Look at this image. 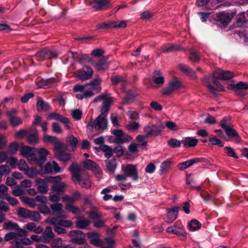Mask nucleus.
Returning a JSON list of instances; mask_svg holds the SVG:
<instances>
[{"label":"nucleus","instance_id":"1","mask_svg":"<svg viewBox=\"0 0 248 248\" xmlns=\"http://www.w3.org/2000/svg\"><path fill=\"white\" fill-rule=\"evenodd\" d=\"M69 170L72 173V180L75 183H78L82 187L89 188L91 182L87 176H81V169L78 164L73 163L69 167Z\"/></svg>","mask_w":248,"mask_h":248},{"label":"nucleus","instance_id":"2","mask_svg":"<svg viewBox=\"0 0 248 248\" xmlns=\"http://www.w3.org/2000/svg\"><path fill=\"white\" fill-rule=\"evenodd\" d=\"M48 152L44 148L37 149L32 147V163L36 164L38 167L43 164L46 160Z\"/></svg>","mask_w":248,"mask_h":248},{"label":"nucleus","instance_id":"3","mask_svg":"<svg viewBox=\"0 0 248 248\" xmlns=\"http://www.w3.org/2000/svg\"><path fill=\"white\" fill-rule=\"evenodd\" d=\"M233 15L232 13L229 14L225 12H220L214 14L213 16L216 25L221 29H224L230 24Z\"/></svg>","mask_w":248,"mask_h":248},{"label":"nucleus","instance_id":"4","mask_svg":"<svg viewBox=\"0 0 248 248\" xmlns=\"http://www.w3.org/2000/svg\"><path fill=\"white\" fill-rule=\"evenodd\" d=\"M58 54L57 53L50 49L43 48L40 51H37L32 57L34 59L40 61H43L46 59H49L57 57Z\"/></svg>","mask_w":248,"mask_h":248},{"label":"nucleus","instance_id":"5","mask_svg":"<svg viewBox=\"0 0 248 248\" xmlns=\"http://www.w3.org/2000/svg\"><path fill=\"white\" fill-rule=\"evenodd\" d=\"M101 81V79L99 78H95L93 80L90 81L89 83L85 84L84 85H80L76 84L74 86L73 91L75 92H83L85 87L88 88L89 86H93V90L98 89L97 92H99L101 90V87L98 86Z\"/></svg>","mask_w":248,"mask_h":248},{"label":"nucleus","instance_id":"6","mask_svg":"<svg viewBox=\"0 0 248 248\" xmlns=\"http://www.w3.org/2000/svg\"><path fill=\"white\" fill-rule=\"evenodd\" d=\"M90 5L95 11H105L112 7L109 0H93Z\"/></svg>","mask_w":248,"mask_h":248},{"label":"nucleus","instance_id":"7","mask_svg":"<svg viewBox=\"0 0 248 248\" xmlns=\"http://www.w3.org/2000/svg\"><path fill=\"white\" fill-rule=\"evenodd\" d=\"M112 133L115 136L114 142L117 144H121L124 143L129 142L132 140V138L124 133L121 129H114Z\"/></svg>","mask_w":248,"mask_h":248},{"label":"nucleus","instance_id":"8","mask_svg":"<svg viewBox=\"0 0 248 248\" xmlns=\"http://www.w3.org/2000/svg\"><path fill=\"white\" fill-rule=\"evenodd\" d=\"M122 169L126 176L132 177L133 181H137L139 179H141L138 175V170L135 165L127 164L125 167L123 166Z\"/></svg>","mask_w":248,"mask_h":248},{"label":"nucleus","instance_id":"9","mask_svg":"<svg viewBox=\"0 0 248 248\" xmlns=\"http://www.w3.org/2000/svg\"><path fill=\"white\" fill-rule=\"evenodd\" d=\"M93 71L89 66L84 65L77 71L76 77L81 80L90 79L93 76Z\"/></svg>","mask_w":248,"mask_h":248},{"label":"nucleus","instance_id":"10","mask_svg":"<svg viewBox=\"0 0 248 248\" xmlns=\"http://www.w3.org/2000/svg\"><path fill=\"white\" fill-rule=\"evenodd\" d=\"M69 235L71 237V241L78 245L84 244L85 233L80 230H72L69 233Z\"/></svg>","mask_w":248,"mask_h":248},{"label":"nucleus","instance_id":"11","mask_svg":"<svg viewBox=\"0 0 248 248\" xmlns=\"http://www.w3.org/2000/svg\"><path fill=\"white\" fill-rule=\"evenodd\" d=\"M53 173V167L52 163L50 162L46 163L44 167L43 165L38 167V169L37 170L33 167H32V177L37 174H40L43 176L45 174H51Z\"/></svg>","mask_w":248,"mask_h":248},{"label":"nucleus","instance_id":"12","mask_svg":"<svg viewBox=\"0 0 248 248\" xmlns=\"http://www.w3.org/2000/svg\"><path fill=\"white\" fill-rule=\"evenodd\" d=\"M183 86L181 82L177 79H174L169 82L167 87L163 89L162 94L166 95H170L175 90Z\"/></svg>","mask_w":248,"mask_h":248},{"label":"nucleus","instance_id":"13","mask_svg":"<svg viewBox=\"0 0 248 248\" xmlns=\"http://www.w3.org/2000/svg\"><path fill=\"white\" fill-rule=\"evenodd\" d=\"M144 132L146 133V137L148 138L157 137L161 135V128L160 126L155 124L148 125L144 127Z\"/></svg>","mask_w":248,"mask_h":248},{"label":"nucleus","instance_id":"14","mask_svg":"<svg viewBox=\"0 0 248 248\" xmlns=\"http://www.w3.org/2000/svg\"><path fill=\"white\" fill-rule=\"evenodd\" d=\"M234 75L232 72L228 70H224L220 69L214 71V77L218 79L229 80L232 78Z\"/></svg>","mask_w":248,"mask_h":248},{"label":"nucleus","instance_id":"15","mask_svg":"<svg viewBox=\"0 0 248 248\" xmlns=\"http://www.w3.org/2000/svg\"><path fill=\"white\" fill-rule=\"evenodd\" d=\"M87 236L90 240V244L95 247H100L103 241L100 239V234L95 232H88Z\"/></svg>","mask_w":248,"mask_h":248},{"label":"nucleus","instance_id":"16","mask_svg":"<svg viewBox=\"0 0 248 248\" xmlns=\"http://www.w3.org/2000/svg\"><path fill=\"white\" fill-rule=\"evenodd\" d=\"M180 207L178 206L173 207L170 209H167V222L168 223H171L174 221L177 217V214L179 211Z\"/></svg>","mask_w":248,"mask_h":248},{"label":"nucleus","instance_id":"17","mask_svg":"<svg viewBox=\"0 0 248 248\" xmlns=\"http://www.w3.org/2000/svg\"><path fill=\"white\" fill-rule=\"evenodd\" d=\"M108 123L106 117L99 115L95 119V129L97 130H105L107 128Z\"/></svg>","mask_w":248,"mask_h":248},{"label":"nucleus","instance_id":"18","mask_svg":"<svg viewBox=\"0 0 248 248\" xmlns=\"http://www.w3.org/2000/svg\"><path fill=\"white\" fill-rule=\"evenodd\" d=\"M36 108L38 112L47 111L51 109V106L48 102L44 101L41 97L37 96Z\"/></svg>","mask_w":248,"mask_h":248},{"label":"nucleus","instance_id":"19","mask_svg":"<svg viewBox=\"0 0 248 248\" xmlns=\"http://www.w3.org/2000/svg\"><path fill=\"white\" fill-rule=\"evenodd\" d=\"M35 186L38 190L42 194H46L48 191L47 184L45 180L37 178L35 181Z\"/></svg>","mask_w":248,"mask_h":248},{"label":"nucleus","instance_id":"20","mask_svg":"<svg viewBox=\"0 0 248 248\" xmlns=\"http://www.w3.org/2000/svg\"><path fill=\"white\" fill-rule=\"evenodd\" d=\"M178 67L180 70L184 73L187 76L197 79V77L196 75L195 71H194L189 66L186 64H179Z\"/></svg>","mask_w":248,"mask_h":248},{"label":"nucleus","instance_id":"21","mask_svg":"<svg viewBox=\"0 0 248 248\" xmlns=\"http://www.w3.org/2000/svg\"><path fill=\"white\" fill-rule=\"evenodd\" d=\"M66 187L67 185L64 182H61L60 183L57 182L53 184L51 190L58 195H61L65 192Z\"/></svg>","mask_w":248,"mask_h":248},{"label":"nucleus","instance_id":"22","mask_svg":"<svg viewBox=\"0 0 248 248\" xmlns=\"http://www.w3.org/2000/svg\"><path fill=\"white\" fill-rule=\"evenodd\" d=\"M224 131L227 136L230 138H234L235 142H239L241 140V137L236 130L233 128V126L230 127Z\"/></svg>","mask_w":248,"mask_h":248},{"label":"nucleus","instance_id":"23","mask_svg":"<svg viewBox=\"0 0 248 248\" xmlns=\"http://www.w3.org/2000/svg\"><path fill=\"white\" fill-rule=\"evenodd\" d=\"M111 103L112 101L110 99L105 100L100 107L101 114L99 115L107 117Z\"/></svg>","mask_w":248,"mask_h":248},{"label":"nucleus","instance_id":"24","mask_svg":"<svg viewBox=\"0 0 248 248\" xmlns=\"http://www.w3.org/2000/svg\"><path fill=\"white\" fill-rule=\"evenodd\" d=\"M56 79L54 78H51L46 79H42L39 83L36 82L38 87H46L48 88L51 87L56 83Z\"/></svg>","mask_w":248,"mask_h":248},{"label":"nucleus","instance_id":"25","mask_svg":"<svg viewBox=\"0 0 248 248\" xmlns=\"http://www.w3.org/2000/svg\"><path fill=\"white\" fill-rule=\"evenodd\" d=\"M198 143V140L194 138L188 137L182 140V144L184 148L194 147Z\"/></svg>","mask_w":248,"mask_h":248},{"label":"nucleus","instance_id":"26","mask_svg":"<svg viewBox=\"0 0 248 248\" xmlns=\"http://www.w3.org/2000/svg\"><path fill=\"white\" fill-rule=\"evenodd\" d=\"M83 165L85 169L90 170L95 169L97 170L99 175L101 174V169L99 166L93 161L90 159H87L83 162Z\"/></svg>","mask_w":248,"mask_h":248},{"label":"nucleus","instance_id":"27","mask_svg":"<svg viewBox=\"0 0 248 248\" xmlns=\"http://www.w3.org/2000/svg\"><path fill=\"white\" fill-rule=\"evenodd\" d=\"M212 76L210 75H205L202 78V84L205 85L211 93H215V87L211 83Z\"/></svg>","mask_w":248,"mask_h":248},{"label":"nucleus","instance_id":"28","mask_svg":"<svg viewBox=\"0 0 248 248\" xmlns=\"http://www.w3.org/2000/svg\"><path fill=\"white\" fill-rule=\"evenodd\" d=\"M105 162L107 170L110 173H114L117 167L116 159H106Z\"/></svg>","mask_w":248,"mask_h":248},{"label":"nucleus","instance_id":"29","mask_svg":"<svg viewBox=\"0 0 248 248\" xmlns=\"http://www.w3.org/2000/svg\"><path fill=\"white\" fill-rule=\"evenodd\" d=\"M66 141L69 146H71L72 151H74L78 143L77 138L71 134L66 137Z\"/></svg>","mask_w":248,"mask_h":248},{"label":"nucleus","instance_id":"30","mask_svg":"<svg viewBox=\"0 0 248 248\" xmlns=\"http://www.w3.org/2000/svg\"><path fill=\"white\" fill-rule=\"evenodd\" d=\"M184 229L182 225H178L175 223L173 226L168 227L166 231L168 232L178 235L179 234L178 232H181Z\"/></svg>","mask_w":248,"mask_h":248},{"label":"nucleus","instance_id":"31","mask_svg":"<svg viewBox=\"0 0 248 248\" xmlns=\"http://www.w3.org/2000/svg\"><path fill=\"white\" fill-rule=\"evenodd\" d=\"M219 125L225 130L228 128L233 126L230 117H224L220 122Z\"/></svg>","mask_w":248,"mask_h":248},{"label":"nucleus","instance_id":"32","mask_svg":"<svg viewBox=\"0 0 248 248\" xmlns=\"http://www.w3.org/2000/svg\"><path fill=\"white\" fill-rule=\"evenodd\" d=\"M195 163V159L192 158L178 164V168L181 170H185Z\"/></svg>","mask_w":248,"mask_h":248},{"label":"nucleus","instance_id":"33","mask_svg":"<svg viewBox=\"0 0 248 248\" xmlns=\"http://www.w3.org/2000/svg\"><path fill=\"white\" fill-rule=\"evenodd\" d=\"M31 194V189H26L21 187H17L14 188L12 191V194L15 196H19L26 193Z\"/></svg>","mask_w":248,"mask_h":248},{"label":"nucleus","instance_id":"34","mask_svg":"<svg viewBox=\"0 0 248 248\" xmlns=\"http://www.w3.org/2000/svg\"><path fill=\"white\" fill-rule=\"evenodd\" d=\"M91 222L89 220L83 218L76 222V227L79 229H86L90 225Z\"/></svg>","mask_w":248,"mask_h":248},{"label":"nucleus","instance_id":"35","mask_svg":"<svg viewBox=\"0 0 248 248\" xmlns=\"http://www.w3.org/2000/svg\"><path fill=\"white\" fill-rule=\"evenodd\" d=\"M229 89H236L245 91L248 89V83L240 81L236 84H230L229 85Z\"/></svg>","mask_w":248,"mask_h":248},{"label":"nucleus","instance_id":"36","mask_svg":"<svg viewBox=\"0 0 248 248\" xmlns=\"http://www.w3.org/2000/svg\"><path fill=\"white\" fill-rule=\"evenodd\" d=\"M188 226L191 231H195L202 227V224L198 220L193 219L191 220Z\"/></svg>","mask_w":248,"mask_h":248},{"label":"nucleus","instance_id":"37","mask_svg":"<svg viewBox=\"0 0 248 248\" xmlns=\"http://www.w3.org/2000/svg\"><path fill=\"white\" fill-rule=\"evenodd\" d=\"M96 69L98 70H105L108 68V64L104 59H100L94 65Z\"/></svg>","mask_w":248,"mask_h":248},{"label":"nucleus","instance_id":"38","mask_svg":"<svg viewBox=\"0 0 248 248\" xmlns=\"http://www.w3.org/2000/svg\"><path fill=\"white\" fill-rule=\"evenodd\" d=\"M211 79L212 80L213 83L216 86L215 87V93H212L214 95H216V92L220 91V92H224L225 89L223 86L220 83V82L217 80L218 79L217 78H215L214 77V74L212 76Z\"/></svg>","mask_w":248,"mask_h":248},{"label":"nucleus","instance_id":"39","mask_svg":"<svg viewBox=\"0 0 248 248\" xmlns=\"http://www.w3.org/2000/svg\"><path fill=\"white\" fill-rule=\"evenodd\" d=\"M179 49L180 47L178 45L174 44H170L168 46H165L163 48V52L165 53H169L177 51Z\"/></svg>","mask_w":248,"mask_h":248},{"label":"nucleus","instance_id":"40","mask_svg":"<svg viewBox=\"0 0 248 248\" xmlns=\"http://www.w3.org/2000/svg\"><path fill=\"white\" fill-rule=\"evenodd\" d=\"M18 216L23 218H29L31 217V212L23 207H20L17 210Z\"/></svg>","mask_w":248,"mask_h":248},{"label":"nucleus","instance_id":"41","mask_svg":"<svg viewBox=\"0 0 248 248\" xmlns=\"http://www.w3.org/2000/svg\"><path fill=\"white\" fill-rule=\"evenodd\" d=\"M101 150L105 153V156L108 159L111 157L114 153L113 149L106 144L101 145Z\"/></svg>","mask_w":248,"mask_h":248},{"label":"nucleus","instance_id":"42","mask_svg":"<svg viewBox=\"0 0 248 248\" xmlns=\"http://www.w3.org/2000/svg\"><path fill=\"white\" fill-rule=\"evenodd\" d=\"M59 160L66 162L71 158V154L63 151H60L57 155Z\"/></svg>","mask_w":248,"mask_h":248},{"label":"nucleus","instance_id":"43","mask_svg":"<svg viewBox=\"0 0 248 248\" xmlns=\"http://www.w3.org/2000/svg\"><path fill=\"white\" fill-rule=\"evenodd\" d=\"M171 164L172 162L169 159L164 161L160 165L159 174L160 175H162L165 171H166L168 168L170 167Z\"/></svg>","mask_w":248,"mask_h":248},{"label":"nucleus","instance_id":"44","mask_svg":"<svg viewBox=\"0 0 248 248\" xmlns=\"http://www.w3.org/2000/svg\"><path fill=\"white\" fill-rule=\"evenodd\" d=\"M50 207L53 212V214H57L58 215H62V205L61 203H54L51 205Z\"/></svg>","mask_w":248,"mask_h":248},{"label":"nucleus","instance_id":"45","mask_svg":"<svg viewBox=\"0 0 248 248\" xmlns=\"http://www.w3.org/2000/svg\"><path fill=\"white\" fill-rule=\"evenodd\" d=\"M20 152L22 155L27 157L29 160L31 157V148L28 146H23L20 149Z\"/></svg>","mask_w":248,"mask_h":248},{"label":"nucleus","instance_id":"46","mask_svg":"<svg viewBox=\"0 0 248 248\" xmlns=\"http://www.w3.org/2000/svg\"><path fill=\"white\" fill-rule=\"evenodd\" d=\"M31 244V241L28 238H23L19 241H16V248H22L23 245H29Z\"/></svg>","mask_w":248,"mask_h":248},{"label":"nucleus","instance_id":"47","mask_svg":"<svg viewBox=\"0 0 248 248\" xmlns=\"http://www.w3.org/2000/svg\"><path fill=\"white\" fill-rule=\"evenodd\" d=\"M75 60H78L80 62H89L93 61V59L88 54H80L79 55H78L77 58H75Z\"/></svg>","mask_w":248,"mask_h":248},{"label":"nucleus","instance_id":"48","mask_svg":"<svg viewBox=\"0 0 248 248\" xmlns=\"http://www.w3.org/2000/svg\"><path fill=\"white\" fill-rule=\"evenodd\" d=\"M182 143V140H179L176 139H170L168 140V145L172 148H179Z\"/></svg>","mask_w":248,"mask_h":248},{"label":"nucleus","instance_id":"49","mask_svg":"<svg viewBox=\"0 0 248 248\" xmlns=\"http://www.w3.org/2000/svg\"><path fill=\"white\" fill-rule=\"evenodd\" d=\"M17 165L18 168L20 170L26 171L28 176L29 177H31V174H30V173L28 171H27L28 167L25 160L22 159L20 160L18 162Z\"/></svg>","mask_w":248,"mask_h":248},{"label":"nucleus","instance_id":"50","mask_svg":"<svg viewBox=\"0 0 248 248\" xmlns=\"http://www.w3.org/2000/svg\"><path fill=\"white\" fill-rule=\"evenodd\" d=\"M247 21L248 20L245 16V12H241L237 15L236 23L239 26H241L242 25L246 23Z\"/></svg>","mask_w":248,"mask_h":248},{"label":"nucleus","instance_id":"51","mask_svg":"<svg viewBox=\"0 0 248 248\" xmlns=\"http://www.w3.org/2000/svg\"><path fill=\"white\" fill-rule=\"evenodd\" d=\"M45 239L49 241L54 238V233L52 232L50 227H46L44 232Z\"/></svg>","mask_w":248,"mask_h":248},{"label":"nucleus","instance_id":"52","mask_svg":"<svg viewBox=\"0 0 248 248\" xmlns=\"http://www.w3.org/2000/svg\"><path fill=\"white\" fill-rule=\"evenodd\" d=\"M112 84L116 85L120 82H124L125 81V78L121 76H114L110 78Z\"/></svg>","mask_w":248,"mask_h":248},{"label":"nucleus","instance_id":"53","mask_svg":"<svg viewBox=\"0 0 248 248\" xmlns=\"http://www.w3.org/2000/svg\"><path fill=\"white\" fill-rule=\"evenodd\" d=\"M96 28L97 29H108L113 28V22H103L97 24Z\"/></svg>","mask_w":248,"mask_h":248},{"label":"nucleus","instance_id":"54","mask_svg":"<svg viewBox=\"0 0 248 248\" xmlns=\"http://www.w3.org/2000/svg\"><path fill=\"white\" fill-rule=\"evenodd\" d=\"M65 209L72 214H76L80 212L79 208L71 204H67Z\"/></svg>","mask_w":248,"mask_h":248},{"label":"nucleus","instance_id":"55","mask_svg":"<svg viewBox=\"0 0 248 248\" xmlns=\"http://www.w3.org/2000/svg\"><path fill=\"white\" fill-rule=\"evenodd\" d=\"M36 201L45 203L47 202V198L46 196L43 195H38L34 199H32V207L35 205Z\"/></svg>","mask_w":248,"mask_h":248},{"label":"nucleus","instance_id":"56","mask_svg":"<svg viewBox=\"0 0 248 248\" xmlns=\"http://www.w3.org/2000/svg\"><path fill=\"white\" fill-rule=\"evenodd\" d=\"M189 58L191 61L193 62H199L200 58L197 52L194 49H190V57Z\"/></svg>","mask_w":248,"mask_h":248},{"label":"nucleus","instance_id":"57","mask_svg":"<svg viewBox=\"0 0 248 248\" xmlns=\"http://www.w3.org/2000/svg\"><path fill=\"white\" fill-rule=\"evenodd\" d=\"M224 149L225 150V154L228 156L233 157L234 158H238L232 148L229 146H226L224 148Z\"/></svg>","mask_w":248,"mask_h":248},{"label":"nucleus","instance_id":"58","mask_svg":"<svg viewBox=\"0 0 248 248\" xmlns=\"http://www.w3.org/2000/svg\"><path fill=\"white\" fill-rule=\"evenodd\" d=\"M8 188L4 185H0V198L4 199L9 194Z\"/></svg>","mask_w":248,"mask_h":248},{"label":"nucleus","instance_id":"59","mask_svg":"<svg viewBox=\"0 0 248 248\" xmlns=\"http://www.w3.org/2000/svg\"><path fill=\"white\" fill-rule=\"evenodd\" d=\"M71 115L75 120L78 121L81 119L82 112L78 109H75L72 111Z\"/></svg>","mask_w":248,"mask_h":248},{"label":"nucleus","instance_id":"60","mask_svg":"<svg viewBox=\"0 0 248 248\" xmlns=\"http://www.w3.org/2000/svg\"><path fill=\"white\" fill-rule=\"evenodd\" d=\"M9 122L11 124L14 126H16L21 124L22 121L19 117L15 116L9 118Z\"/></svg>","mask_w":248,"mask_h":248},{"label":"nucleus","instance_id":"61","mask_svg":"<svg viewBox=\"0 0 248 248\" xmlns=\"http://www.w3.org/2000/svg\"><path fill=\"white\" fill-rule=\"evenodd\" d=\"M113 152L117 156L121 157L124 155V150L120 144H117L115 148L113 149Z\"/></svg>","mask_w":248,"mask_h":248},{"label":"nucleus","instance_id":"62","mask_svg":"<svg viewBox=\"0 0 248 248\" xmlns=\"http://www.w3.org/2000/svg\"><path fill=\"white\" fill-rule=\"evenodd\" d=\"M209 141L213 145H219L220 147H223L224 144L222 142V141L217 139L216 137L210 138L209 139Z\"/></svg>","mask_w":248,"mask_h":248},{"label":"nucleus","instance_id":"63","mask_svg":"<svg viewBox=\"0 0 248 248\" xmlns=\"http://www.w3.org/2000/svg\"><path fill=\"white\" fill-rule=\"evenodd\" d=\"M4 199L7 200L9 203L12 206L16 205L18 203V201L17 199L10 196L9 194L7 195Z\"/></svg>","mask_w":248,"mask_h":248},{"label":"nucleus","instance_id":"64","mask_svg":"<svg viewBox=\"0 0 248 248\" xmlns=\"http://www.w3.org/2000/svg\"><path fill=\"white\" fill-rule=\"evenodd\" d=\"M11 172V170L7 165L0 166V173L3 176H6Z\"/></svg>","mask_w":248,"mask_h":248}]
</instances>
